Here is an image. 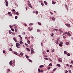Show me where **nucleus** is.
I'll use <instances>...</instances> for the list:
<instances>
[{
	"instance_id": "f257e3e1",
	"label": "nucleus",
	"mask_w": 73,
	"mask_h": 73,
	"mask_svg": "<svg viewBox=\"0 0 73 73\" xmlns=\"http://www.w3.org/2000/svg\"><path fill=\"white\" fill-rule=\"evenodd\" d=\"M16 45L17 47L18 48H20V47H19V46L20 45V43H17L16 44Z\"/></svg>"
},
{
	"instance_id": "f03ea898",
	"label": "nucleus",
	"mask_w": 73,
	"mask_h": 73,
	"mask_svg": "<svg viewBox=\"0 0 73 73\" xmlns=\"http://www.w3.org/2000/svg\"><path fill=\"white\" fill-rule=\"evenodd\" d=\"M65 35H68V36H70V33H69V32H64Z\"/></svg>"
},
{
	"instance_id": "7ed1b4c3",
	"label": "nucleus",
	"mask_w": 73,
	"mask_h": 73,
	"mask_svg": "<svg viewBox=\"0 0 73 73\" xmlns=\"http://www.w3.org/2000/svg\"><path fill=\"white\" fill-rule=\"evenodd\" d=\"M60 43L59 44V46L60 47H62V44H63V42L62 41H60Z\"/></svg>"
},
{
	"instance_id": "20e7f679",
	"label": "nucleus",
	"mask_w": 73,
	"mask_h": 73,
	"mask_svg": "<svg viewBox=\"0 0 73 73\" xmlns=\"http://www.w3.org/2000/svg\"><path fill=\"white\" fill-rule=\"evenodd\" d=\"M6 6V7H8V2L7 1H5Z\"/></svg>"
},
{
	"instance_id": "39448f33",
	"label": "nucleus",
	"mask_w": 73,
	"mask_h": 73,
	"mask_svg": "<svg viewBox=\"0 0 73 73\" xmlns=\"http://www.w3.org/2000/svg\"><path fill=\"white\" fill-rule=\"evenodd\" d=\"M28 5L31 8H32V6L31 5V4L30 3H28Z\"/></svg>"
},
{
	"instance_id": "423d86ee",
	"label": "nucleus",
	"mask_w": 73,
	"mask_h": 73,
	"mask_svg": "<svg viewBox=\"0 0 73 73\" xmlns=\"http://www.w3.org/2000/svg\"><path fill=\"white\" fill-rule=\"evenodd\" d=\"M12 61L11 60L10 61V62H9V64L11 66L12 65Z\"/></svg>"
},
{
	"instance_id": "0eeeda50",
	"label": "nucleus",
	"mask_w": 73,
	"mask_h": 73,
	"mask_svg": "<svg viewBox=\"0 0 73 73\" xmlns=\"http://www.w3.org/2000/svg\"><path fill=\"white\" fill-rule=\"evenodd\" d=\"M13 40L15 42H17V40L16 39V38H14Z\"/></svg>"
},
{
	"instance_id": "6e6552de",
	"label": "nucleus",
	"mask_w": 73,
	"mask_h": 73,
	"mask_svg": "<svg viewBox=\"0 0 73 73\" xmlns=\"http://www.w3.org/2000/svg\"><path fill=\"white\" fill-rule=\"evenodd\" d=\"M57 66H58V67H59L60 68L61 67V65L59 64H57L56 65Z\"/></svg>"
},
{
	"instance_id": "1a4fd4ad",
	"label": "nucleus",
	"mask_w": 73,
	"mask_h": 73,
	"mask_svg": "<svg viewBox=\"0 0 73 73\" xmlns=\"http://www.w3.org/2000/svg\"><path fill=\"white\" fill-rule=\"evenodd\" d=\"M66 25L67 27H70V25L69 24H66Z\"/></svg>"
},
{
	"instance_id": "9d476101",
	"label": "nucleus",
	"mask_w": 73,
	"mask_h": 73,
	"mask_svg": "<svg viewBox=\"0 0 73 73\" xmlns=\"http://www.w3.org/2000/svg\"><path fill=\"white\" fill-rule=\"evenodd\" d=\"M18 36H19V37H20V40H22V37H21V35H19Z\"/></svg>"
},
{
	"instance_id": "9b49d317",
	"label": "nucleus",
	"mask_w": 73,
	"mask_h": 73,
	"mask_svg": "<svg viewBox=\"0 0 73 73\" xmlns=\"http://www.w3.org/2000/svg\"><path fill=\"white\" fill-rule=\"evenodd\" d=\"M28 29H29V31H32V29H32V28H30V27H29L28 28Z\"/></svg>"
},
{
	"instance_id": "f8f14e48",
	"label": "nucleus",
	"mask_w": 73,
	"mask_h": 73,
	"mask_svg": "<svg viewBox=\"0 0 73 73\" xmlns=\"http://www.w3.org/2000/svg\"><path fill=\"white\" fill-rule=\"evenodd\" d=\"M14 54H16V55H17V54H18V53L16 52H14Z\"/></svg>"
},
{
	"instance_id": "ddd939ff",
	"label": "nucleus",
	"mask_w": 73,
	"mask_h": 73,
	"mask_svg": "<svg viewBox=\"0 0 73 73\" xmlns=\"http://www.w3.org/2000/svg\"><path fill=\"white\" fill-rule=\"evenodd\" d=\"M51 19H52V20H53L54 21V20H56L55 18L53 17H52Z\"/></svg>"
},
{
	"instance_id": "4468645a",
	"label": "nucleus",
	"mask_w": 73,
	"mask_h": 73,
	"mask_svg": "<svg viewBox=\"0 0 73 73\" xmlns=\"http://www.w3.org/2000/svg\"><path fill=\"white\" fill-rule=\"evenodd\" d=\"M31 53L32 54L33 53H34V51L33 50H31Z\"/></svg>"
},
{
	"instance_id": "2eb2a0df",
	"label": "nucleus",
	"mask_w": 73,
	"mask_h": 73,
	"mask_svg": "<svg viewBox=\"0 0 73 73\" xmlns=\"http://www.w3.org/2000/svg\"><path fill=\"white\" fill-rule=\"evenodd\" d=\"M27 43L28 44H30L31 43V42L29 40H27Z\"/></svg>"
},
{
	"instance_id": "dca6fc26",
	"label": "nucleus",
	"mask_w": 73,
	"mask_h": 73,
	"mask_svg": "<svg viewBox=\"0 0 73 73\" xmlns=\"http://www.w3.org/2000/svg\"><path fill=\"white\" fill-rule=\"evenodd\" d=\"M44 4L45 5H47L48 3H47L46 2V1H44Z\"/></svg>"
},
{
	"instance_id": "f3484780",
	"label": "nucleus",
	"mask_w": 73,
	"mask_h": 73,
	"mask_svg": "<svg viewBox=\"0 0 73 73\" xmlns=\"http://www.w3.org/2000/svg\"><path fill=\"white\" fill-rule=\"evenodd\" d=\"M64 53L65 54H68V53H67V52H66L65 51H64Z\"/></svg>"
},
{
	"instance_id": "a211bd4d",
	"label": "nucleus",
	"mask_w": 73,
	"mask_h": 73,
	"mask_svg": "<svg viewBox=\"0 0 73 73\" xmlns=\"http://www.w3.org/2000/svg\"><path fill=\"white\" fill-rule=\"evenodd\" d=\"M12 34L13 35V36H15V33L14 32H13L12 33Z\"/></svg>"
},
{
	"instance_id": "6ab92c4d",
	"label": "nucleus",
	"mask_w": 73,
	"mask_h": 73,
	"mask_svg": "<svg viewBox=\"0 0 73 73\" xmlns=\"http://www.w3.org/2000/svg\"><path fill=\"white\" fill-rule=\"evenodd\" d=\"M57 69V68H54V69L53 70V72H54V71H55V70H56V69Z\"/></svg>"
},
{
	"instance_id": "aec40b11",
	"label": "nucleus",
	"mask_w": 73,
	"mask_h": 73,
	"mask_svg": "<svg viewBox=\"0 0 73 73\" xmlns=\"http://www.w3.org/2000/svg\"><path fill=\"white\" fill-rule=\"evenodd\" d=\"M43 67H44V65H41L40 66V68H43Z\"/></svg>"
},
{
	"instance_id": "412c9836",
	"label": "nucleus",
	"mask_w": 73,
	"mask_h": 73,
	"mask_svg": "<svg viewBox=\"0 0 73 73\" xmlns=\"http://www.w3.org/2000/svg\"><path fill=\"white\" fill-rule=\"evenodd\" d=\"M26 57V58H29V56H27V55H25Z\"/></svg>"
},
{
	"instance_id": "4be33fe9",
	"label": "nucleus",
	"mask_w": 73,
	"mask_h": 73,
	"mask_svg": "<svg viewBox=\"0 0 73 73\" xmlns=\"http://www.w3.org/2000/svg\"><path fill=\"white\" fill-rule=\"evenodd\" d=\"M58 41H56L55 43L56 44V45H57L58 44Z\"/></svg>"
},
{
	"instance_id": "5701e85b",
	"label": "nucleus",
	"mask_w": 73,
	"mask_h": 73,
	"mask_svg": "<svg viewBox=\"0 0 73 73\" xmlns=\"http://www.w3.org/2000/svg\"><path fill=\"white\" fill-rule=\"evenodd\" d=\"M23 42L21 40L20 42V44H23Z\"/></svg>"
},
{
	"instance_id": "b1692460",
	"label": "nucleus",
	"mask_w": 73,
	"mask_h": 73,
	"mask_svg": "<svg viewBox=\"0 0 73 73\" xmlns=\"http://www.w3.org/2000/svg\"><path fill=\"white\" fill-rule=\"evenodd\" d=\"M69 42H66V45H69Z\"/></svg>"
},
{
	"instance_id": "393cba45",
	"label": "nucleus",
	"mask_w": 73,
	"mask_h": 73,
	"mask_svg": "<svg viewBox=\"0 0 73 73\" xmlns=\"http://www.w3.org/2000/svg\"><path fill=\"white\" fill-rule=\"evenodd\" d=\"M59 31H60L62 33V32H63V31H62V30H61L60 29H59Z\"/></svg>"
},
{
	"instance_id": "a878e982",
	"label": "nucleus",
	"mask_w": 73,
	"mask_h": 73,
	"mask_svg": "<svg viewBox=\"0 0 73 73\" xmlns=\"http://www.w3.org/2000/svg\"><path fill=\"white\" fill-rule=\"evenodd\" d=\"M52 3L53 4H56V2L54 1H52Z\"/></svg>"
},
{
	"instance_id": "bb28decb",
	"label": "nucleus",
	"mask_w": 73,
	"mask_h": 73,
	"mask_svg": "<svg viewBox=\"0 0 73 73\" xmlns=\"http://www.w3.org/2000/svg\"><path fill=\"white\" fill-rule=\"evenodd\" d=\"M27 50H28V51H29H29H30V50L29 49V48H26Z\"/></svg>"
},
{
	"instance_id": "cd10ccee",
	"label": "nucleus",
	"mask_w": 73,
	"mask_h": 73,
	"mask_svg": "<svg viewBox=\"0 0 73 73\" xmlns=\"http://www.w3.org/2000/svg\"><path fill=\"white\" fill-rule=\"evenodd\" d=\"M58 61L60 62H62V60L60 59H58Z\"/></svg>"
},
{
	"instance_id": "c85d7f7f",
	"label": "nucleus",
	"mask_w": 73,
	"mask_h": 73,
	"mask_svg": "<svg viewBox=\"0 0 73 73\" xmlns=\"http://www.w3.org/2000/svg\"><path fill=\"white\" fill-rule=\"evenodd\" d=\"M28 60H29V62H32V60H30V59H29Z\"/></svg>"
},
{
	"instance_id": "c756f323",
	"label": "nucleus",
	"mask_w": 73,
	"mask_h": 73,
	"mask_svg": "<svg viewBox=\"0 0 73 73\" xmlns=\"http://www.w3.org/2000/svg\"><path fill=\"white\" fill-rule=\"evenodd\" d=\"M9 51H12V49H11V48H10L9 49Z\"/></svg>"
},
{
	"instance_id": "7c9ffc66",
	"label": "nucleus",
	"mask_w": 73,
	"mask_h": 73,
	"mask_svg": "<svg viewBox=\"0 0 73 73\" xmlns=\"http://www.w3.org/2000/svg\"><path fill=\"white\" fill-rule=\"evenodd\" d=\"M35 13L36 15H37V14H38V11H36V12H35Z\"/></svg>"
},
{
	"instance_id": "2f4dec72",
	"label": "nucleus",
	"mask_w": 73,
	"mask_h": 73,
	"mask_svg": "<svg viewBox=\"0 0 73 73\" xmlns=\"http://www.w3.org/2000/svg\"><path fill=\"white\" fill-rule=\"evenodd\" d=\"M40 30L38 29L37 30V32H40Z\"/></svg>"
},
{
	"instance_id": "473e14b6",
	"label": "nucleus",
	"mask_w": 73,
	"mask_h": 73,
	"mask_svg": "<svg viewBox=\"0 0 73 73\" xmlns=\"http://www.w3.org/2000/svg\"><path fill=\"white\" fill-rule=\"evenodd\" d=\"M44 59H45V60H48V59L47 58H45Z\"/></svg>"
},
{
	"instance_id": "72a5a7b5",
	"label": "nucleus",
	"mask_w": 73,
	"mask_h": 73,
	"mask_svg": "<svg viewBox=\"0 0 73 73\" xmlns=\"http://www.w3.org/2000/svg\"><path fill=\"white\" fill-rule=\"evenodd\" d=\"M41 5H42V6H44V3H41Z\"/></svg>"
},
{
	"instance_id": "f704fd0d",
	"label": "nucleus",
	"mask_w": 73,
	"mask_h": 73,
	"mask_svg": "<svg viewBox=\"0 0 73 73\" xmlns=\"http://www.w3.org/2000/svg\"><path fill=\"white\" fill-rule=\"evenodd\" d=\"M67 56H70V54L68 53V54H67Z\"/></svg>"
},
{
	"instance_id": "c9c22d12",
	"label": "nucleus",
	"mask_w": 73,
	"mask_h": 73,
	"mask_svg": "<svg viewBox=\"0 0 73 73\" xmlns=\"http://www.w3.org/2000/svg\"><path fill=\"white\" fill-rule=\"evenodd\" d=\"M25 38L26 39V40H29V38H27V37H25Z\"/></svg>"
},
{
	"instance_id": "e433bc0d",
	"label": "nucleus",
	"mask_w": 73,
	"mask_h": 73,
	"mask_svg": "<svg viewBox=\"0 0 73 73\" xmlns=\"http://www.w3.org/2000/svg\"><path fill=\"white\" fill-rule=\"evenodd\" d=\"M20 54L21 56H23V53H20Z\"/></svg>"
},
{
	"instance_id": "4c0bfd02",
	"label": "nucleus",
	"mask_w": 73,
	"mask_h": 73,
	"mask_svg": "<svg viewBox=\"0 0 73 73\" xmlns=\"http://www.w3.org/2000/svg\"><path fill=\"white\" fill-rule=\"evenodd\" d=\"M38 24H39V25H41V23H40V22H38Z\"/></svg>"
},
{
	"instance_id": "58836bf2",
	"label": "nucleus",
	"mask_w": 73,
	"mask_h": 73,
	"mask_svg": "<svg viewBox=\"0 0 73 73\" xmlns=\"http://www.w3.org/2000/svg\"><path fill=\"white\" fill-rule=\"evenodd\" d=\"M11 30L12 31H14V29H13L12 28H11Z\"/></svg>"
},
{
	"instance_id": "ea45409f",
	"label": "nucleus",
	"mask_w": 73,
	"mask_h": 73,
	"mask_svg": "<svg viewBox=\"0 0 73 73\" xmlns=\"http://www.w3.org/2000/svg\"><path fill=\"white\" fill-rule=\"evenodd\" d=\"M53 35H54V34L53 33H52V34L51 35V37H53Z\"/></svg>"
},
{
	"instance_id": "a19ab883",
	"label": "nucleus",
	"mask_w": 73,
	"mask_h": 73,
	"mask_svg": "<svg viewBox=\"0 0 73 73\" xmlns=\"http://www.w3.org/2000/svg\"><path fill=\"white\" fill-rule=\"evenodd\" d=\"M49 66H52V63H50L49 64Z\"/></svg>"
},
{
	"instance_id": "79ce46f5",
	"label": "nucleus",
	"mask_w": 73,
	"mask_h": 73,
	"mask_svg": "<svg viewBox=\"0 0 73 73\" xmlns=\"http://www.w3.org/2000/svg\"><path fill=\"white\" fill-rule=\"evenodd\" d=\"M15 11L16 10L15 9H13L12 11V12H15Z\"/></svg>"
},
{
	"instance_id": "37998d69",
	"label": "nucleus",
	"mask_w": 73,
	"mask_h": 73,
	"mask_svg": "<svg viewBox=\"0 0 73 73\" xmlns=\"http://www.w3.org/2000/svg\"><path fill=\"white\" fill-rule=\"evenodd\" d=\"M68 72H69V73H71V70H69Z\"/></svg>"
},
{
	"instance_id": "c03bdc74",
	"label": "nucleus",
	"mask_w": 73,
	"mask_h": 73,
	"mask_svg": "<svg viewBox=\"0 0 73 73\" xmlns=\"http://www.w3.org/2000/svg\"><path fill=\"white\" fill-rule=\"evenodd\" d=\"M3 53H5V51L3 50Z\"/></svg>"
},
{
	"instance_id": "a18cd8bd",
	"label": "nucleus",
	"mask_w": 73,
	"mask_h": 73,
	"mask_svg": "<svg viewBox=\"0 0 73 73\" xmlns=\"http://www.w3.org/2000/svg\"><path fill=\"white\" fill-rule=\"evenodd\" d=\"M59 40H60V38H58L57 39V41H59Z\"/></svg>"
},
{
	"instance_id": "49530a36",
	"label": "nucleus",
	"mask_w": 73,
	"mask_h": 73,
	"mask_svg": "<svg viewBox=\"0 0 73 73\" xmlns=\"http://www.w3.org/2000/svg\"><path fill=\"white\" fill-rule=\"evenodd\" d=\"M48 60H49V61H52V59H50V58H49Z\"/></svg>"
},
{
	"instance_id": "de8ad7c7",
	"label": "nucleus",
	"mask_w": 73,
	"mask_h": 73,
	"mask_svg": "<svg viewBox=\"0 0 73 73\" xmlns=\"http://www.w3.org/2000/svg\"><path fill=\"white\" fill-rule=\"evenodd\" d=\"M17 29H15V32H17Z\"/></svg>"
},
{
	"instance_id": "09e8293b",
	"label": "nucleus",
	"mask_w": 73,
	"mask_h": 73,
	"mask_svg": "<svg viewBox=\"0 0 73 73\" xmlns=\"http://www.w3.org/2000/svg\"><path fill=\"white\" fill-rule=\"evenodd\" d=\"M50 13L51 15H53V13H52L51 12H50Z\"/></svg>"
},
{
	"instance_id": "8fccbe9b",
	"label": "nucleus",
	"mask_w": 73,
	"mask_h": 73,
	"mask_svg": "<svg viewBox=\"0 0 73 73\" xmlns=\"http://www.w3.org/2000/svg\"><path fill=\"white\" fill-rule=\"evenodd\" d=\"M40 68H39V69H38V72H40Z\"/></svg>"
},
{
	"instance_id": "3c124183",
	"label": "nucleus",
	"mask_w": 73,
	"mask_h": 73,
	"mask_svg": "<svg viewBox=\"0 0 73 73\" xmlns=\"http://www.w3.org/2000/svg\"><path fill=\"white\" fill-rule=\"evenodd\" d=\"M33 23H30V24H29V25H33Z\"/></svg>"
},
{
	"instance_id": "603ef678",
	"label": "nucleus",
	"mask_w": 73,
	"mask_h": 73,
	"mask_svg": "<svg viewBox=\"0 0 73 73\" xmlns=\"http://www.w3.org/2000/svg\"><path fill=\"white\" fill-rule=\"evenodd\" d=\"M40 72H41V73H42V72H43V71L42 70H40Z\"/></svg>"
},
{
	"instance_id": "864d4df0",
	"label": "nucleus",
	"mask_w": 73,
	"mask_h": 73,
	"mask_svg": "<svg viewBox=\"0 0 73 73\" xmlns=\"http://www.w3.org/2000/svg\"><path fill=\"white\" fill-rule=\"evenodd\" d=\"M17 17H18L17 16H16L15 17V19H17Z\"/></svg>"
},
{
	"instance_id": "5fc2aeb1",
	"label": "nucleus",
	"mask_w": 73,
	"mask_h": 73,
	"mask_svg": "<svg viewBox=\"0 0 73 73\" xmlns=\"http://www.w3.org/2000/svg\"><path fill=\"white\" fill-rule=\"evenodd\" d=\"M50 69V67H48V70H49Z\"/></svg>"
},
{
	"instance_id": "6e6d98bb",
	"label": "nucleus",
	"mask_w": 73,
	"mask_h": 73,
	"mask_svg": "<svg viewBox=\"0 0 73 73\" xmlns=\"http://www.w3.org/2000/svg\"><path fill=\"white\" fill-rule=\"evenodd\" d=\"M12 26L11 25H10V28H11H11H12Z\"/></svg>"
},
{
	"instance_id": "4d7b16f0",
	"label": "nucleus",
	"mask_w": 73,
	"mask_h": 73,
	"mask_svg": "<svg viewBox=\"0 0 73 73\" xmlns=\"http://www.w3.org/2000/svg\"><path fill=\"white\" fill-rule=\"evenodd\" d=\"M63 38H66V37L65 36H63Z\"/></svg>"
},
{
	"instance_id": "13d9d810",
	"label": "nucleus",
	"mask_w": 73,
	"mask_h": 73,
	"mask_svg": "<svg viewBox=\"0 0 73 73\" xmlns=\"http://www.w3.org/2000/svg\"><path fill=\"white\" fill-rule=\"evenodd\" d=\"M52 52H54V49H53V50L52 51Z\"/></svg>"
},
{
	"instance_id": "bf43d9fd",
	"label": "nucleus",
	"mask_w": 73,
	"mask_h": 73,
	"mask_svg": "<svg viewBox=\"0 0 73 73\" xmlns=\"http://www.w3.org/2000/svg\"><path fill=\"white\" fill-rule=\"evenodd\" d=\"M16 14H17V15H19V13L18 12H17L16 13Z\"/></svg>"
},
{
	"instance_id": "052dcab7",
	"label": "nucleus",
	"mask_w": 73,
	"mask_h": 73,
	"mask_svg": "<svg viewBox=\"0 0 73 73\" xmlns=\"http://www.w3.org/2000/svg\"><path fill=\"white\" fill-rule=\"evenodd\" d=\"M14 28H15V29H17V27H14Z\"/></svg>"
},
{
	"instance_id": "680f3d73",
	"label": "nucleus",
	"mask_w": 73,
	"mask_h": 73,
	"mask_svg": "<svg viewBox=\"0 0 73 73\" xmlns=\"http://www.w3.org/2000/svg\"><path fill=\"white\" fill-rule=\"evenodd\" d=\"M65 73H68V70H66L65 71Z\"/></svg>"
},
{
	"instance_id": "e2e57ef3",
	"label": "nucleus",
	"mask_w": 73,
	"mask_h": 73,
	"mask_svg": "<svg viewBox=\"0 0 73 73\" xmlns=\"http://www.w3.org/2000/svg\"><path fill=\"white\" fill-rule=\"evenodd\" d=\"M44 57H47V56L45 55H44Z\"/></svg>"
},
{
	"instance_id": "0e129e2a",
	"label": "nucleus",
	"mask_w": 73,
	"mask_h": 73,
	"mask_svg": "<svg viewBox=\"0 0 73 73\" xmlns=\"http://www.w3.org/2000/svg\"><path fill=\"white\" fill-rule=\"evenodd\" d=\"M25 45L26 46H28V45L27 43H25Z\"/></svg>"
},
{
	"instance_id": "69168bd1",
	"label": "nucleus",
	"mask_w": 73,
	"mask_h": 73,
	"mask_svg": "<svg viewBox=\"0 0 73 73\" xmlns=\"http://www.w3.org/2000/svg\"><path fill=\"white\" fill-rule=\"evenodd\" d=\"M45 51H44L43 52V54H45Z\"/></svg>"
},
{
	"instance_id": "338daca9",
	"label": "nucleus",
	"mask_w": 73,
	"mask_h": 73,
	"mask_svg": "<svg viewBox=\"0 0 73 73\" xmlns=\"http://www.w3.org/2000/svg\"><path fill=\"white\" fill-rule=\"evenodd\" d=\"M12 33V32H11V31L9 32V34H11Z\"/></svg>"
},
{
	"instance_id": "774afa93",
	"label": "nucleus",
	"mask_w": 73,
	"mask_h": 73,
	"mask_svg": "<svg viewBox=\"0 0 73 73\" xmlns=\"http://www.w3.org/2000/svg\"><path fill=\"white\" fill-rule=\"evenodd\" d=\"M23 35H25V32H24L23 33Z\"/></svg>"
}]
</instances>
